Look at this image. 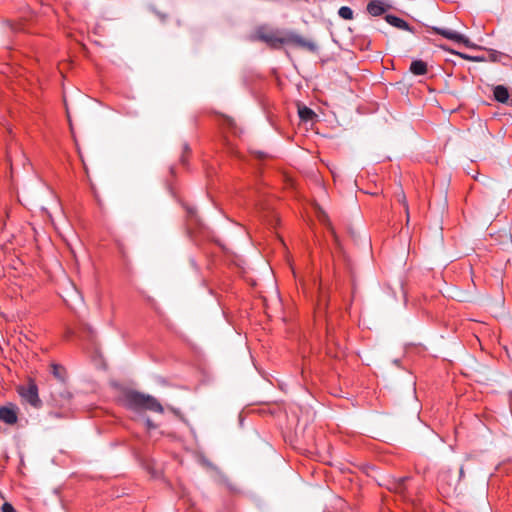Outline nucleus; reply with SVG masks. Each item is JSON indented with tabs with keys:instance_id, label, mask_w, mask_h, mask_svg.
Segmentation results:
<instances>
[{
	"instance_id": "nucleus-1",
	"label": "nucleus",
	"mask_w": 512,
	"mask_h": 512,
	"mask_svg": "<svg viewBox=\"0 0 512 512\" xmlns=\"http://www.w3.org/2000/svg\"><path fill=\"white\" fill-rule=\"evenodd\" d=\"M255 38L266 43L273 49H279L284 44H292L307 49L310 52H316L318 50L317 45L313 41L307 40L299 34L270 29L266 26L257 28Z\"/></svg>"
},
{
	"instance_id": "nucleus-2",
	"label": "nucleus",
	"mask_w": 512,
	"mask_h": 512,
	"mask_svg": "<svg viewBox=\"0 0 512 512\" xmlns=\"http://www.w3.org/2000/svg\"><path fill=\"white\" fill-rule=\"evenodd\" d=\"M126 408L133 411L149 410L157 413L163 412L161 403L153 396L135 390H129L123 395Z\"/></svg>"
},
{
	"instance_id": "nucleus-3",
	"label": "nucleus",
	"mask_w": 512,
	"mask_h": 512,
	"mask_svg": "<svg viewBox=\"0 0 512 512\" xmlns=\"http://www.w3.org/2000/svg\"><path fill=\"white\" fill-rule=\"evenodd\" d=\"M181 204L186 211V218H187V222H188V224H187L188 232L192 236L194 233V230L195 229H199V230L203 229L204 224L202 223V221L198 215L197 209L194 206H192L186 202H183V201H181Z\"/></svg>"
},
{
	"instance_id": "nucleus-4",
	"label": "nucleus",
	"mask_w": 512,
	"mask_h": 512,
	"mask_svg": "<svg viewBox=\"0 0 512 512\" xmlns=\"http://www.w3.org/2000/svg\"><path fill=\"white\" fill-rule=\"evenodd\" d=\"M19 394L34 408H39L42 404L38 394V387L32 381L27 386H21L19 388Z\"/></svg>"
},
{
	"instance_id": "nucleus-5",
	"label": "nucleus",
	"mask_w": 512,
	"mask_h": 512,
	"mask_svg": "<svg viewBox=\"0 0 512 512\" xmlns=\"http://www.w3.org/2000/svg\"><path fill=\"white\" fill-rule=\"evenodd\" d=\"M432 31L438 35L443 36L444 38L448 40H452L458 44H463L466 47H470V41L469 39L464 36L463 34H460L452 29L449 28H441V27H432Z\"/></svg>"
},
{
	"instance_id": "nucleus-6",
	"label": "nucleus",
	"mask_w": 512,
	"mask_h": 512,
	"mask_svg": "<svg viewBox=\"0 0 512 512\" xmlns=\"http://www.w3.org/2000/svg\"><path fill=\"white\" fill-rule=\"evenodd\" d=\"M0 421L7 425L16 424L18 421V408L12 403L0 406Z\"/></svg>"
},
{
	"instance_id": "nucleus-7",
	"label": "nucleus",
	"mask_w": 512,
	"mask_h": 512,
	"mask_svg": "<svg viewBox=\"0 0 512 512\" xmlns=\"http://www.w3.org/2000/svg\"><path fill=\"white\" fill-rule=\"evenodd\" d=\"M388 7L389 6L385 5L381 0H371L367 4L366 9L371 16L378 17L383 15L387 11Z\"/></svg>"
},
{
	"instance_id": "nucleus-8",
	"label": "nucleus",
	"mask_w": 512,
	"mask_h": 512,
	"mask_svg": "<svg viewBox=\"0 0 512 512\" xmlns=\"http://www.w3.org/2000/svg\"><path fill=\"white\" fill-rule=\"evenodd\" d=\"M385 20L388 24H390L393 27H396L398 29L405 30V31H412V28L407 21H405L402 18H399L395 15L388 14L385 16Z\"/></svg>"
},
{
	"instance_id": "nucleus-9",
	"label": "nucleus",
	"mask_w": 512,
	"mask_h": 512,
	"mask_svg": "<svg viewBox=\"0 0 512 512\" xmlns=\"http://www.w3.org/2000/svg\"><path fill=\"white\" fill-rule=\"evenodd\" d=\"M316 214H317L319 221L327 227V229L330 231V233L336 240L337 239L336 232H335V230L332 226V223L328 217V214L325 212V210H323L320 206L317 205L316 206Z\"/></svg>"
},
{
	"instance_id": "nucleus-10",
	"label": "nucleus",
	"mask_w": 512,
	"mask_h": 512,
	"mask_svg": "<svg viewBox=\"0 0 512 512\" xmlns=\"http://www.w3.org/2000/svg\"><path fill=\"white\" fill-rule=\"evenodd\" d=\"M495 100L500 103H506L509 99L508 89L503 85H498L493 90Z\"/></svg>"
},
{
	"instance_id": "nucleus-11",
	"label": "nucleus",
	"mask_w": 512,
	"mask_h": 512,
	"mask_svg": "<svg viewBox=\"0 0 512 512\" xmlns=\"http://www.w3.org/2000/svg\"><path fill=\"white\" fill-rule=\"evenodd\" d=\"M410 71L417 76L425 75L427 73V64L422 60H414L410 65Z\"/></svg>"
},
{
	"instance_id": "nucleus-12",
	"label": "nucleus",
	"mask_w": 512,
	"mask_h": 512,
	"mask_svg": "<svg viewBox=\"0 0 512 512\" xmlns=\"http://www.w3.org/2000/svg\"><path fill=\"white\" fill-rule=\"evenodd\" d=\"M298 115L302 121H312L316 116L315 112L307 106H300L298 108Z\"/></svg>"
},
{
	"instance_id": "nucleus-13",
	"label": "nucleus",
	"mask_w": 512,
	"mask_h": 512,
	"mask_svg": "<svg viewBox=\"0 0 512 512\" xmlns=\"http://www.w3.org/2000/svg\"><path fill=\"white\" fill-rule=\"evenodd\" d=\"M338 15L344 20H352L354 17L353 10L348 6H342L338 10Z\"/></svg>"
},
{
	"instance_id": "nucleus-14",
	"label": "nucleus",
	"mask_w": 512,
	"mask_h": 512,
	"mask_svg": "<svg viewBox=\"0 0 512 512\" xmlns=\"http://www.w3.org/2000/svg\"><path fill=\"white\" fill-rule=\"evenodd\" d=\"M85 337L92 345L95 344V332L91 327H86Z\"/></svg>"
},
{
	"instance_id": "nucleus-15",
	"label": "nucleus",
	"mask_w": 512,
	"mask_h": 512,
	"mask_svg": "<svg viewBox=\"0 0 512 512\" xmlns=\"http://www.w3.org/2000/svg\"><path fill=\"white\" fill-rule=\"evenodd\" d=\"M2 512H17L14 506L9 502H4L1 506Z\"/></svg>"
},
{
	"instance_id": "nucleus-16",
	"label": "nucleus",
	"mask_w": 512,
	"mask_h": 512,
	"mask_svg": "<svg viewBox=\"0 0 512 512\" xmlns=\"http://www.w3.org/2000/svg\"><path fill=\"white\" fill-rule=\"evenodd\" d=\"M252 154L257 158L258 160H264L270 157V155L266 152L262 151H252Z\"/></svg>"
},
{
	"instance_id": "nucleus-17",
	"label": "nucleus",
	"mask_w": 512,
	"mask_h": 512,
	"mask_svg": "<svg viewBox=\"0 0 512 512\" xmlns=\"http://www.w3.org/2000/svg\"><path fill=\"white\" fill-rule=\"evenodd\" d=\"M61 369H62V367L60 365H57V364L52 365V373L58 379H62V375L60 373Z\"/></svg>"
},
{
	"instance_id": "nucleus-18",
	"label": "nucleus",
	"mask_w": 512,
	"mask_h": 512,
	"mask_svg": "<svg viewBox=\"0 0 512 512\" xmlns=\"http://www.w3.org/2000/svg\"><path fill=\"white\" fill-rule=\"evenodd\" d=\"M399 201L403 204L404 208L406 211H408V206H407V202H406V196L405 194H402L401 195V198L399 199Z\"/></svg>"
},
{
	"instance_id": "nucleus-19",
	"label": "nucleus",
	"mask_w": 512,
	"mask_h": 512,
	"mask_svg": "<svg viewBox=\"0 0 512 512\" xmlns=\"http://www.w3.org/2000/svg\"><path fill=\"white\" fill-rule=\"evenodd\" d=\"M146 425L148 428H155V425L150 418L146 419Z\"/></svg>"
},
{
	"instance_id": "nucleus-20",
	"label": "nucleus",
	"mask_w": 512,
	"mask_h": 512,
	"mask_svg": "<svg viewBox=\"0 0 512 512\" xmlns=\"http://www.w3.org/2000/svg\"><path fill=\"white\" fill-rule=\"evenodd\" d=\"M464 477V468L463 466L460 467L459 470V480H461Z\"/></svg>"
},
{
	"instance_id": "nucleus-21",
	"label": "nucleus",
	"mask_w": 512,
	"mask_h": 512,
	"mask_svg": "<svg viewBox=\"0 0 512 512\" xmlns=\"http://www.w3.org/2000/svg\"><path fill=\"white\" fill-rule=\"evenodd\" d=\"M225 483H226L227 487H228L230 490H232V491H234V490H235V488H234V487H233V486H232L228 481H226Z\"/></svg>"
},
{
	"instance_id": "nucleus-22",
	"label": "nucleus",
	"mask_w": 512,
	"mask_h": 512,
	"mask_svg": "<svg viewBox=\"0 0 512 512\" xmlns=\"http://www.w3.org/2000/svg\"><path fill=\"white\" fill-rule=\"evenodd\" d=\"M392 362H393V364L395 366H399L400 365V360L399 359H394Z\"/></svg>"
},
{
	"instance_id": "nucleus-23",
	"label": "nucleus",
	"mask_w": 512,
	"mask_h": 512,
	"mask_svg": "<svg viewBox=\"0 0 512 512\" xmlns=\"http://www.w3.org/2000/svg\"><path fill=\"white\" fill-rule=\"evenodd\" d=\"M227 121H228V125H229L230 127H232V125H233V121H232L231 119H227Z\"/></svg>"
},
{
	"instance_id": "nucleus-24",
	"label": "nucleus",
	"mask_w": 512,
	"mask_h": 512,
	"mask_svg": "<svg viewBox=\"0 0 512 512\" xmlns=\"http://www.w3.org/2000/svg\"><path fill=\"white\" fill-rule=\"evenodd\" d=\"M181 162H182L183 164L185 163V158H184V157H182V158H181Z\"/></svg>"
}]
</instances>
